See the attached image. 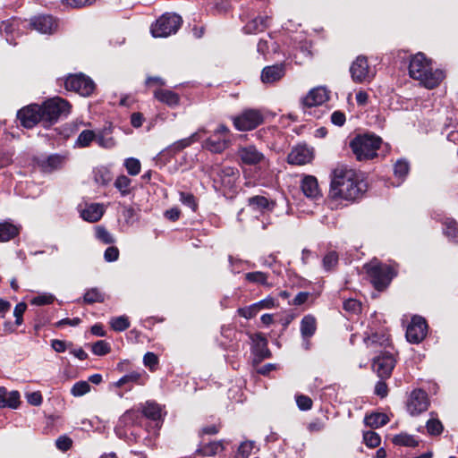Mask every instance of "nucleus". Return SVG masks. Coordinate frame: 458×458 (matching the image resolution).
Listing matches in <instances>:
<instances>
[{
	"instance_id": "obj_12",
	"label": "nucleus",
	"mask_w": 458,
	"mask_h": 458,
	"mask_svg": "<svg viewBox=\"0 0 458 458\" xmlns=\"http://www.w3.org/2000/svg\"><path fill=\"white\" fill-rule=\"evenodd\" d=\"M395 359L391 353L384 352L373 360L372 368L381 379L390 377L395 366Z\"/></svg>"
},
{
	"instance_id": "obj_49",
	"label": "nucleus",
	"mask_w": 458,
	"mask_h": 458,
	"mask_svg": "<svg viewBox=\"0 0 458 458\" xmlns=\"http://www.w3.org/2000/svg\"><path fill=\"white\" fill-rule=\"evenodd\" d=\"M83 301L86 303L91 304L94 302H102L104 301L103 294L97 288H91L88 290L83 297Z\"/></svg>"
},
{
	"instance_id": "obj_6",
	"label": "nucleus",
	"mask_w": 458,
	"mask_h": 458,
	"mask_svg": "<svg viewBox=\"0 0 458 458\" xmlns=\"http://www.w3.org/2000/svg\"><path fill=\"white\" fill-rule=\"evenodd\" d=\"M182 23L180 15L165 13L151 25L150 31L154 38H166L176 33Z\"/></svg>"
},
{
	"instance_id": "obj_33",
	"label": "nucleus",
	"mask_w": 458,
	"mask_h": 458,
	"mask_svg": "<svg viewBox=\"0 0 458 458\" xmlns=\"http://www.w3.org/2000/svg\"><path fill=\"white\" fill-rule=\"evenodd\" d=\"M389 419L386 414L376 412L371 413L369 415H366L364 418V423L366 426L377 428L386 425L388 422Z\"/></svg>"
},
{
	"instance_id": "obj_26",
	"label": "nucleus",
	"mask_w": 458,
	"mask_h": 458,
	"mask_svg": "<svg viewBox=\"0 0 458 458\" xmlns=\"http://www.w3.org/2000/svg\"><path fill=\"white\" fill-rule=\"evenodd\" d=\"M154 97L158 101L167 105L170 107L177 106L180 102L179 95L170 89H157L154 91Z\"/></svg>"
},
{
	"instance_id": "obj_52",
	"label": "nucleus",
	"mask_w": 458,
	"mask_h": 458,
	"mask_svg": "<svg viewBox=\"0 0 458 458\" xmlns=\"http://www.w3.org/2000/svg\"><path fill=\"white\" fill-rule=\"evenodd\" d=\"M363 440L367 446L373 448L380 445L381 438L377 433L367 431L363 434Z\"/></svg>"
},
{
	"instance_id": "obj_1",
	"label": "nucleus",
	"mask_w": 458,
	"mask_h": 458,
	"mask_svg": "<svg viewBox=\"0 0 458 458\" xmlns=\"http://www.w3.org/2000/svg\"><path fill=\"white\" fill-rule=\"evenodd\" d=\"M367 190L366 183L352 169L339 167L334 171L330 195L335 199L355 200Z\"/></svg>"
},
{
	"instance_id": "obj_31",
	"label": "nucleus",
	"mask_w": 458,
	"mask_h": 458,
	"mask_svg": "<svg viewBox=\"0 0 458 458\" xmlns=\"http://www.w3.org/2000/svg\"><path fill=\"white\" fill-rule=\"evenodd\" d=\"M317 330L316 318L311 315H306L301 321V334L302 338H310Z\"/></svg>"
},
{
	"instance_id": "obj_60",
	"label": "nucleus",
	"mask_w": 458,
	"mask_h": 458,
	"mask_svg": "<svg viewBox=\"0 0 458 458\" xmlns=\"http://www.w3.org/2000/svg\"><path fill=\"white\" fill-rule=\"evenodd\" d=\"M296 403L298 407L302 411H308L312 406L311 399L309 396L302 394L296 396Z\"/></svg>"
},
{
	"instance_id": "obj_21",
	"label": "nucleus",
	"mask_w": 458,
	"mask_h": 458,
	"mask_svg": "<svg viewBox=\"0 0 458 458\" xmlns=\"http://www.w3.org/2000/svg\"><path fill=\"white\" fill-rule=\"evenodd\" d=\"M301 189L303 194L312 200L321 198L318 180L313 175H305L301 182Z\"/></svg>"
},
{
	"instance_id": "obj_23",
	"label": "nucleus",
	"mask_w": 458,
	"mask_h": 458,
	"mask_svg": "<svg viewBox=\"0 0 458 458\" xmlns=\"http://www.w3.org/2000/svg\"><path fill=\"white\" fill-rule=\"evenodd\" d=\"M230 144V140L225 136H218L217 133H213L208 139L203 142V148L213 153H222L225 150Z\"/></svg>"
},
{
	"instance_id": "obj_28",
	"label": "nucleus",
	"mask_w": 458,
	"mask_h": 458,
	"mask_svg": "<svg viewBox=\"0 0 458 458\" xmlns=\"http://www.w3.org/2000/svg\"><path fill=\"white\" fill-rule=\"evenodd\" d=\"M269 17L259 16L249 21L243 28L246 34L261 32L268 27Z\"/></svg>"
},
{
	"instance_id": "obj_50",
	"label": "nucleus",
	"mask_w": 458,
	"mask_h": 458,
	"mask_svg": "<svg viewBox=\"0 0 458 458\" xmlns=\"http://www.w3.org/2000/svg\"><path fill=\"white\" fill-rule=\"evenodd\" d=\"M254 447L252 441L242 442L234 455V458H249Z\"/></svg>"
},
{
	"instance_id": "obj_9",
	"label": "nucleus",
	"mask_w": 458,
	"mask_h": 458,
	"mask_svg": "<svg viewBox=\"0 0 458 458\" xmlns=\"http://www.w3.org/2000/svg\"><path fill=\"white\" fill-rule=\"evenodd\" d=\"M350 72L352 80L359 83L370 81L375 76V72L369 67L367 58L362 55L352 62Z\"/></svg>"
},
{
	"instance_id": "obj_27",
	"label": "nucleus",
	"mask_w": 458,
	"mask_h": 458,
	"mask_svg": "<svg viewBox=\"0 0 458 458\" xmlns=\"http://www.w3.org/2000/svg\"><path fill=\"white\" fill-rule=\"evenodd\" d=\"M249 207L253 210L264 212L267 210H272L275 207V203L269 200L265 196H253L248 199Z\"/></svg>"
},
{
	"instance_id": "obj_62",
	"label": "nucleus",
	"mask_w": 458,
	"mask_h": 458,
	"mask_svg": "<svg viewBox=\"0 0 458 458\" xmlns=\"http://www.w3.org/2000/svg\"><path fill=\"white\" fill-rule=\"evenodd\" d=\"M27 402L33 406H39L43 398L39 391L26 394Z\"/></svg>"
},
{
	"instance_id": "obj_30",
	"label": "nucleus",
	"mask_w": 458,
	"mask_h": 458,
	"mask_svg": "<svg viewBox=\"0 0 458 458\" xmlns=\"http://www.w3.org/2000/svg\"><path fill=\"white\" fill-rule=\"evenodd\" d=\"M199 131L192 133L190 137L179 140L170 145L165 150L170 154H176L199 140Z\"/></svg>"
},
{
	"instance_id": "obj_43",
	"label": "nucleus",
	"mask_w": 458,
	"mask_h": 458,
	"mask_svg": "<svg viewBox=\"0 0 458 458\" xmlns=\"http://www.w3.org/2000/svg\"><path fill=\"white\" fill-rule=\"evenodd\" d=\"M96 133L90 130L82 131L76 140V146L80 148L88 147L93 140H95Z\"/></svg>"
},
{
	"instance_id": "obj_48",
	"label": "nucleus",
	"mask_w": 458,
	"mask_h": 458,
	"mask_svg": "<svg viewBox=\"0 0 458 458\" xmlns=\"http://www.w3.org/2000/svg\"><path fill=\"white\" fill-rule=\"evenodd\" d=\"M426 428L428 433L431 436H438L444 430V427L441 421L435 418H432L427 421Z\"/></svg>"
},
{
	"instance_id": "obj_39",
	"label": "nucleus",
	"mask_w": 458,
	"mask_h": 458,
	"mask_svg": "<svg viewBox=\"0 0 458 458\" xmlns=\"http://www.w3.org/2000/svg\"><path fill=\"white\" fill-rule=\"evenodd\" d=\"M224 448L225 447L222 441H216L204 445L199 449H198V453L203 456H214L216 454L222 452Z\"/></svg>"
},
{
	"instance_id": "obj_18",
	"label": "nucleus",
	"mask_w": 458,
	"mask_h": 458,
	"mask_svg": "<svg viewBox=\"0 0 458 458\" xmlns=\"http://www.w3.org/2000/svg\"><path fill=\"white\" fill-rule=\"evenodd\" d=\"M312 158V149L302 145L293 148L287 157L288 162L293 165H305L310 163Z\"/></svg>"
},
{
	"instance_id": "obj_2",
	"label": "nucleus",
	"mask_w": 458,
	"mask_h": 458,
	"mask_svg": "<svg viewBox=\"0 0 458 458\" xmlns=\"http://www.w3.org/2000/svg\"><path fill=\"white\" fill-rule=\"evenodd\" d=\"M409 74L428 89L437 87L445 77L443 70L433 68L431 60L428 59L423 53H418L411 58Z\"/></svg>"
},
{
	"instance_id": "obj_22",
	"label": "nucleus",
	"mask_w": 458,
	"mask_h": 458,
	"mask_svg": "<svg viewBox=\"0 0 458 458\" xmlns=\"http://www.w3.org/2000/svg\"><path fill=\"white\" fill-rule=\"evenodd\" d=\"M285 74L284 64L266 66L261 72V81L263 83H274L281 80Z\"/></svg>"
},
{
	"instance_id": "obj_58",
	"label": "nucleus",
	"mask_w": 458,
	"mask_h": 458,
	"mask_svg": "<svg viewBox=\"0 0 458 458\" xmlns=\"http://www.w3.org/2000/svg\"><path fill=\"white\" fill-rule=\"evenodd\" d=\"M338 262V255L335 251L328 252L323 259V267L325 269L329 270L334 267Z\"/></svg>"
},
{
	"instance_id": "obj_19",
	"label": "nucleus",
	"mask_w": 458,
	"mask_h": 458,
	"mask_svg": "<svg viewBox=\"0 0 458 458\" xmlns=\"http://www.w3.org/2000/svg\"><path fill=\"white\" fill-rule=\"evenodd\" d=\"M65 163V157L58 154L50 155L47 157L37 158L38 167L45 173H52L63 167Z\"/></svg>"
},
{
	"instance_id": "obj_5",
	"label": "nucleus",
	"mask_w": 458,
	"mask_h": 458,
	"mask_svg": "<svg viewBox=\"0 0 458 458\" xmlns=\"http://www.w3.org/2000/svg\"><path fill=\"white\" fill-rule=\"evenodd\" d=\"M41 106L43 123L46 125L55 123L60 117L67 116L71 111V105L65 99L55 97L44 102Z\"/></svg>"
},
{
	"instance_id": "obj_3",
	"label": "nucleus",
	"mask_w": 458,
	"mask_h": 458,
	"mask_svg": "<svg viewBox=\"0 0 458 458\" xmlns=\"http://www.w3.org/2000/svg\"><path fill=\"white\" fill-rule=\"evenodd\" d=\"M381 139L372 134L356 136L350 143V147L360 161L369 160L377 156V151L381 145Z\"/></svg>"
},
{
	"instance_id": "obj_37",
	"label": "nucleus",
	"mask_w": 458,
	"mask_h": 458,
	"mask_svg": "<svg viewBox=\"0 0 458 458\" xmlns=\"http://www.w3.org/2000/svg\"><path fill=\"white\" fill-rule=\"evenodd\" d=\"M444 234L452 242H458V226L456 222L451 218H446L443 223Z\"/></svg>"
},
{
	"instance_id": "obj_45",
	"label": "nucleus",
	"mask_w": 458,
	"mask_h": 458,
	"mask_svg": "<svg viewBox=\"0 0 458 458\" xmlns=\"http://www.w3.org/2000/svg\"><path fill=\"white\" fill-rule=\"evenodd\" d=\"M90 389H91V386L89 382L78 381L72 386V387L71 389V394L74 397H81V396H83L86 394L89 393Z\"/></svg>"
},
{
	"instance_id": "obj_13",
	"label": "nucleus",
	"mask_w": 458,
	"mask_h": 458,
	"mask_svg": "<svg viewBox=\"0 0 458 458\" xmlns=\"http://www.w3.org/2000/svg\"><path fill=\"white\" fill-rule=\"evenodd\" d=\"M17 116L25 128H32L38 123L43 122L41 106L36 104L21 108Z\"/></svg>"
},
{
	"instance_id": "obj_35",
	"label": "nucleus",
	"mask_w": 458,
	"mask_h": 458,
	"mask_svg": "<svg viewBox=\"0 0 458 458\" xmlns=\"http://www.w3.org/2000/svg\"><path fill=\"white\" fill-rule=\"evenodd\" d=\"M93 177L96 183L107 185L113 179L111 171L105 166H100L93 171Z\"/></svg>"
},
{
	"instance_id": "obj_8",
	"label": "nucleus",
	"mask_w": 458,
	"mask_h": 458,
	"mask_svg": "<svg viewBox=\"0 0 458 458\" xmlns=\"http://www.w3.org/2000/svg\"><path fill=\"white\" fill-rule=\"evenodd\" d=\"M234 127L238 131H250L257 128L264 121L262 113L258 109H246L233 118Z\"/></svg>"
},
{
	"instance_id": "obj_53",
	"label": "nucleus",
	"mask_w": 458,
	"mask_h": 458,
	"mask_svg": "<svg viewBox=\"0 0 458 458\" xmlns=\"http://www.w3.org/2000/svg\"><path fill=\"white\" fill-rule=\"evenodd\" d=\"M139 418V413L136 411H126L119 419V423L123 426L133 425Z\"/></svg>"
},
{
	"instance_id": "obj_54",
	"label": "nucleus",
	"mask_w": 458,
	"mask_h": 458,
	"mask_svg": "<svg viewBox=\"0 0 458 458\" xmlns=\"http://www.w3.org/2000/svg\"><path fill=\"white\" fill-rule=\"evenodd\" d=\"M55 301V296L51 293H42L31 300V304L36 306H43L51 304Z\"/></svg>"
},
{
	"instance_id": "obj_51",
	"label": "nucleus",
	"mask_w": 458,
	"mask_h": 458,
	"mask_svg": "<svg viewBox=\"0 0 458 458\" xmlns=\"http://www.w3.org/2000/svg\"><path fill=\"white\" fill-rule=\"evenodd\" d=\"M110 324H111V327L114 331H118V332L124 331L127 328H129V327H130V322L125 316H120V317L112 318Z\"/></svg>"
},
{
	"instance_id": "obj_61",
	"label": "nucleus",
	"mask_w": 458,
	"mask_h": 458,
	"mask_svg": "<svg viewBox=\"0 0 458 458\" xmlns=\"http://www.w3.org/2000/svg\"><path fill=\"white\" fill-rule=\"evenodd\" d=\"M119 258V250L114 246L108 247L104 253V259L107 262L116 261Z\"/></svg>"
},
{
	"instance_id": "obj_47",
	"label": "nucleus",
	"mask_w": 458,
	"mask_h": 458,
	"mask_svg": "<svg viewBox=\"0 0 458 458\" xmlns=\"http://www.w3.org/2000/svg\"><path fill=\"white\" fill-rule=\"evenodd\" d=\"M95 140L100 147L106 148H111L115 145L114 138L106 131H101L98 134H96Z\"/></svg>"
},
{
	"instance_id": "obj_40",
	"label": "nucleus",
	"mask_w": 458,
	"mask_h": 458,
	"mask_svg": "<svg viewBox=\"0 0 458 458\" xmlns=\"http://www.w3.org/2000/svg\"><path fill=\"white\" fill-rule=\"evenodd\" d=\"M19 23L18 20L13 19L2 21L0 24V32L5 34L6 41L10 44H13V38H10L9 35H13L18 30ZM13 45H16V43H13Z\"/></svg>"
},
{
	"instance_id": "obj_29",
	"label": "nucleus",
	"mask_w": 458,
	"mask_h": 458,
	"mask_svg": "<svg viewBox=\"0 0 458 458\" xmlns=\"http://www.w3.org/2000/svg\"><path fill=\"white\" fill-rule=\"evenodd\" d=\"M20 233V226L9 221L0 223V242H9Z\"/></svg>"
},
{
	"instance_id": "obj_7",
	"label": "nucleus",
	"mask_w": 458,
	"mask_h": 458,
	"mask_svg": "<svg viewBox=\"0 0 458 458\" xmlns=\"http://www.w3.org/2000/svg\"><path fill=\"white\" fill-rule=\"evenodd\" d=\"M64 87L67 90L74 91L82 97H89L95 89V83L89 77L79 73L69 75L64 81Z\"/></svg>"
},
{
	"instance_id": "obj_25",
	"label": "nucleus",
	"mask_w": 458,
	"mask_h": 458,
	"mask_svg": "<svg viewBox=\"0 0 458 458\" xmlns=\"http://www.w3.org/2000/svg\"><path fill=\"white\" fill-rule=\"evenodd\" d=\"M250 337L253 343V352L260 359L271 356V352L267 348V341L260 333L250 335Z\"/></svg>"
},
{
	"instance_id": "obj_63",
	"label": "nucleus",
	"mask_w": 458,
	"mask_h": 458,
	"mask_svg": "<svg viewBox=\"0 0 458 458\" xmlns=\"http://www.w3.org/2000/svg\"><path fill=\"white\" fill-rule=\"evenodd\" d=\"M344 309L346 311L357 313L360 310V303L355 299H348L344 302Z\"/></svg>"
},
{
	"instance_id": "obj_10",
	"label": "nucleus",
	"mask_w": 458,
	"mask_h": 458,
	"mask_svg": "<svg viewBox=\"0 0 458 458\" xmlns=\"http://www.w3.org/2000/svg\"><path fill=\"white\" fill-rule=\"evenodd\" d=\"M429 401L428 394L422 389L413 390L407 401V411L411 415H418L428 410Z\"/></svg>"
},
{
	"instance_id": "obj_57",
	"label": "nucleus",
	"mask_w": 458,
	"mask_h": 458,
	"mask_svg": "<svg viewBox=\"0 0 458 458\" xmlns=\"http://www.w3.org/2000/svg\"><path fill=\"white\" fill-rule=\"evenodd\" d=\"M259 312V310L258 309V307L255 303H253L248 307L240 308L237 310V313L241 317H243L247 319H250V318L255 317Z\"/></svg>"
},
{
	"instance_id": "obj_64",
	"label": "nucleus",
	"mask_w": 458,
	"mask_h": 458,
	"mask_svg": "<svg viewBox=\"0 0 458 458\" xmlns=\"http://www.w3.org/2000/svg\"><path fill=\"white\" fill-rule=\"evenodd\" d=\"M55 444H56V447L59 450L64 452L71 448L72 441L71 440V438L64 436V437H58Z\"/></svg>"
},
{
	"instance_id": "obj_15",
	"label": "nucleus",
	"mask_w": 458,
	"mask_h": 458,
	"mask_svg": "<svg viewBox=\"0 0 458 458\" xmlns=\"http://www.w3.org/2000/svg\"><path fill=\"white\" fill-rule=\"evenodd\" d=\"M213 172L216 176L215 181L220 182V183L225 186L231 188L235 181L239 177V171L237 168L233 166H219L216 165L213 167Z\"/></svg>"
},
{
	"instance_id": "obj_42",
	"label": "nucleus",
	"mask_w": 458,
	"mask_h": 458,
	"mask_svg": "<svg viewBox=\"0 0 458 458\" xmlns=\"http://www.w3.org/2000/svg\"><path fill=\"white\" fill-rule=\"evenodd\" d=\"M392 441L394 445L401 446L414 447L418 445V441L414 438V437L406 433L395 435Z\"/></svg>"
},
{
	"instance_id": "obj_4",
	"label": "nucleus",
	"mask_w": 458,
	"mask_h": 458,
	"mask_svg": "<svg viewBox=\"0 0 458 458\" xmlns=\"http://www.w3.org/2000/svg\"><path fill=\"white\" fill-rule=\"evenodd\" d=\"M370 282L377 291L386 289L396 273L388 265L382 264L378 261H371L364 266Z\"/></svg>"
},
{
	"instance_id": "obj_59",
	"label": "nucleus",
	"mask_w": 458,
	"mask_h": 458,
	"mask_svg": "<svg viewBox=\"0 0 458 458\" xmlns=\"http://www.w3.org/2000/svg\"><path fill=\"white\" fill-rule=\"evenodd\" d=\"M27 310V304L25 302H19L16 304L13 310V316L15 317V324L21 326L23 322L22 316Z\"/></svg>"
},
{
	"instance_id": "obj_16",
	"label": "nucleus",
	"mask_w": 458,
	"mask_h": 458,
	"mask_svg": "<svg viewBox=\"0 0 458 458\" xmlns=\"http://www.w3.org/2000/svg\"><path fill=\"white\" fill-rule=\"evenodd\" d=\"M329 99V91L324 86H318L311 89L303 98L302 104L304 106L312 107L324 104Z\"/></svg>"
},
{
	"instance_id": "obj_32",
	"label": "nucleus",
	"mask_w": 458,
	"mask_h": 458,
	"mask_svg": "<svg viewBox=\"0 0 458 458\" xmlns=\"http://www.w3.org/2000/svg\"><path fill=\"white\" fill-rule=\"evenodd\" d=\"M162 409L160 405L152 401H148L142 407V413L148 419L159 420L161 419Z\"/></svg>"
},
{
	"instance_id": "obj_38",
	"label": "nucleus",
	"mask_w": 458,
	"mask_h": 458,
	"mask_svg": "<svg viewBox=\"0 0 458 458\" xmlns=\"http://www.w3.org/2000/svg\"><path fill=\"white\" fill-rule=\"evenodd\" d=\"M131 180L124 174L119 175L114 182V187L123 197H125L131 192Z\"/></svg>"
},
{
	"instance_id": "obj_56",
	"label": "nucleus",
	"mask_w": 458,
	"mask_h": 458,
	"mask_svg": "<svg viewBox=\"0 0 458 458\" xmlns=\"http://www.w3.org/2000/svg\"><path fill=\"white\" fill-rule=\"evenodd\" d=\"M180 201L191 208L192 211H195L197 208L196 199L193 194L189 192H180Z\"/></svg>"
},
{
	"instance_id": "obj_24",
	"label": "nucleus",
	"mask_w": 458,
	"mask_h": 458,
	"mask_svg": "<svg viewBox=\"0 0 458 458\" xmlns=\"http://www.w3.org/2000/svg\"><path fill=\"white\" fill-rule=\"evenodd\" d=\"M20 397L18 391L8 392L5 387L0 386V408L17 409L20 405Z\"/></svg>"
},
{
	"instance_id": "obj_46",
	"label": "nucleus",
	"mask_w": 458,
	"mask_h": 458,
	"mask_svg": "<svg viewBox=\"0 0 458 458\" xmlns=\"http://www.w3.org/2000/svg\"><path fill=\"white\" fill-rule=\"evenodd\" d=\"M128 174L131 176L138 175L140 173L141 165L139 159L128 157L123 163Z\"/></svg>"
},
{
	"instance_id": "obj_34",
	"label": "nucleus",
	"mask_w": 458,
	"mask_h": 458,
	"mask_svg": "<svg viewBox=\"0 0 458 458\" xmlns=\"http://www.w3.org/2000/svg\"><path fill=\"white\" fill-rule=\"evenodd\" d=\"M245 279L249 283L259 285L272 287V284L268 282V275L261 271L250 272L245 274Z\"/></svg>"
},
{
	"instance_id": "obj_41",
	"label": "nucleus",
	"mask_w": 458,
	"mask_h": 458,
	"mask_svg": "<svg viewBox=\"0 0 458 458\" xmlns=\"http://www.w3.org/2000/svg\"><path fill=\"white\" fill-rule=\"evenodd\" d=\"M410 171V164L406 159L397 160L394 165V176L400 180L399 184L404 180Z\"/></svg>"
},
{
	"instance_id": "obj_17",
	"label": "nucleus",
	"mask_w": 458,
	"mask_h": 458,
	"mask_svg": "<svg viewBox=\"0 0 458 458\" xmlns=\"http://www.w3.org/2000/svg\"><path fill=\"white\" fill-rule=\"evenodd\" d=\"M30 26L43 34H52L56 30L57 22L51 15H38L31 19Z\"/></svg>"
},
{
	"instance_id": "obj_55",
	"label": "nucleus",
	"mask_w": 458,
	"mask_h": 458,
	"mask_svg": "<svg viewBox=\"0 0 458 458\" xmlns=\"http://www.w3.org/2000/svg\"><path fill=\"white\" fill-rule=\"evenodd\" d=\"M91 350L95 355L103 356L110 352V346L106 342L100 340L92 345Z\"/></svg>"
},
{
	"instance_id": "obj_36",
	"label": "nucleus",
	"mask_w": 458,
	"mask_h": 458,
	"mask_svg": "<svg viewBox=\"0 0 458 458\" xmlns=\"http://www.w3.org/2000/svg\"><path fill=\"white\" fill-rule=\"evenodd\" d=\"M143 376H144V373H140L137 371L128 373V374L124 375L123 377H122L118 381H116L114 383V386L116 387H121L129 383L143 385L144 384Z\"/></svg>"
},
{
	"instance_id": "obj_44",
	"label": "nucleus",
	"mask_w": 458,
	"mask_h": 458,
	"mask_svg": "<svg viewBox=\"0 0 458 458\" xmlns=\"http://www.w3.org/2000/svg\"><path fill=\"white\" fill-rule=\"evenodd\" d=\"M96 238L104 244L114 242V237L104 226L98 225L95 228Z\"/></svg>"
},
{
	"instance_id": "obj_20",
	"label": "nucleus",
	"mask_w": 458,
	"mask_h": 458,
	"mask_svg": "<svg viewBox=\"0 0 458 458\" xmlns=\"http://www.w3.org/2000/svg\"><path fill=\"white\" fill-rule=\"evenodd\" d=\"M105 206L101 203H90L81 209V217L89 222L95 223L101 219L105 213Z\"/></svg>"
},
{
	"instance_id": "obj_11",
	"label": "nucleus",
	"mask_w": 458,
	"mask_h": 458,
	"mask_svg": "<svg viewBox=\"0 0 458 458\" xmlns=\"http://www.w3.org/2000/svg\"><path fill=\"white\" fill-rule=\"evenodd\" d=\"M428 325L426 320L419 316L411 318L406 330V338L411 344L420 343L427 335Z\"/></svg>"
},
{
	"instance_id": "obj_14",
	"label": "nucleus",
	"mask_w": 458,
	"mask_h": 458,
	"mask_svg": "<svg viewBox=\"0 0 458 458\" xmlns=\"http://www.w3.org/2000/svg\"><path fill=\"white\" fill-rule=\"evenodd\" d=\"M237 156L242 164L248 165H256L265 160L264 154L251 144L240 146Z\"/></svg>"
}]
</instances>
